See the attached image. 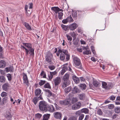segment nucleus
<instances>
[{"mask_svg": "<svg viewBox=\"0 0 120 120\" xmlns=\"http://www.w3.org/2000/svg\"><path fill=\"white\" fill-rule=\"evenodd\" d=\"M45 82V81L41 80L39 83V85L41 86L44 84Z\"/></svg>", "mask_w": 120, "mask_h": 120, "instance_id": "obj_51", "label": "nucleus"}, {"mask_svg": "<svg viewBox=\"0 0 120 120\" xmlns=\"http://www.w3.org/2000/svg\"><path fill=\"white\" fill-rule=\"evenodd\" d=\"M72 16L75 19H76L78 17V14L76 11H73L72 13Z\"/></svg>", "mask_w": 120, "mask_h": 120, "instance_id": "obj_24", "label": "nucleus"}, {"mask_svg": "<svg viewBox=\"0 0 120 120\" xmlns=\"http://www.w3.org/2000/svg\"><path fill=\"white\" fill-rule=\"evenodd\" d=\"M45 91L48 92L49 93V95L50 96H51L52 95V93L49 90L45 89L44 90Z\"/></svg>", "mask_w": 120, "mask_h": 120, "instance_id": "obj_60", "label": "nucleus"}, {"mask_svg": "<svg viewBox=\"0 0 120 120\" xmlns=\"http://www.w3.org/2000/svg\"><path fill=\"white\" fill-rule=\"evenodd\" d=\"M50 74L48 75V76L50 79H52L53 77V76L55 75L57 73L56 72V71L52 72H50Z\"/></svg>", "mask_w": 120, "mask_h": 120, "instance_id": "obj_19", "label": "nucleus"}, {"mask_svg": "<svg viewBox=\"0 0 120 120\" xmlns=\"http://www.w3.org/2000/svg\"><path fill=\"white\" fill-rule=\"evenodd\" d=\"M70 83V82L64 81L63 82L61 83L60 85L61 86L62 88L64 89L69 85Z\"/></svg>", "mask_w": 120, "mask_h": 120, "instance_id": "obj_13", "label": "nucleus"}, {"mask_svg": "<svg viewBox=\"0 0 120 120\" xmlns=\"http://www.w3.org/2000/svg\"><path fill=\"white\" fill-rule=\"evenodd\" d=\"M13 68L12 66H10L9 67H7L5 68V70L7 72L9 71L12 72L13 71Z\"/></svg>", "mask_w": 120, "mask_h": 120, "instance_id": "obj_29", "label": "nucleus"}, {"mask_svg": "<svg viewBox=\"0 0 120 120\" xmlns=\"http://www.w3.org/2000/svg\"><path fill=\"white\" fill-rule=\"evenodd\" d=\"M68 67L66 66H64L62 70L61 71V74L63 75L66 71L67 70Z\"/></svg>", "mask_w": 120, "mask_h": 120, "instance_id": "obj_30", "label": "nucleus"}, {"mask_svg": "<svg viewBox=\"0 0 120 120\" xmlns=\"http://www.w3.org/2000/svg\"><path fill=\"white\" fill-rule=\"evenodd\" d=\"M8 98L7 97L4 98L3 99L2 102L4 105L8 101Z\"/></svg>", "mask_w": 120, "mask_h": 120, "instance_id": "obj_39", "label": "nucleus"}, {"mask_svg": "<svg viewBox=\"0 0 120 120\" xmlns=\"http://www.w3.org/2000/svg\"><path fill=\"white\" fill-rule=\"evenodd\" d=\"M39 101V99H38V98L37 97H35L33 98L32 101L34 103L35 105H36L38 101Z\"/></svg>", "mask_w": 120, "mask_h": 120, "instance_id": "obj_36", "label": "nucleus"}, {"mask_svg": "<svg viewBox=\"0 0 120 120\" xmlns=\"http://www.w3.org/2000/svg\"><path fill=\"white\" fill-rule=\"evenodd\" d=\"M65 53H62L60 54V58L61 60H63L65 58Z\"/></svg>", "mask_w": 120, "mask_h": 120, "instance_id": "obj_44", "label": "nucleus"}, {"mask_svg": "<svg viewBox=\"0 0 120 120\" xmlns=\"http://www.w3.org/2000/svg\"><path fill=\"white\" fill-rule=\"evenodd\" d=\"M77 99L76 98H73L71 100V102L72 104L74 103L77 101Z\"/></svg>", "mask_w": 120, "mask_h": 120, "instance_id": "obj_48", "label": "nucleus"}, {"mask_svg": "<svg viewBox=\"0 0 120 120\" xmlns=\"http://www.w3.org/2000/svg\"><path fill=\"white\" fill-rule=\"evenodd\" d=\"M50 114H45L43 116L42 120H48L49 118Z\"/></svg>", "mask_w": 120, "mask_h": 120, "instance_id": "obj_23", "label": "nucleus"}, {"mask_svg": "<svg viewBox=\"0 0 120 120\" xmlns=\"http://www.w3.org/2000/svg\"><path fill=\"white\" fill-rule=\"evenodd\" d=\"M81 113L83 112L86 114H87L89 113V110L87 109H83L81 110Z\"/></svg>", "mask_w": 120, "mask_h": 120, "instance_id": "obj_35", "label": "nucleus"}, {"mask_svg": "<svg viewBox=\"0 0 120 120\" xmlns=\"http://www.w3.org/2000/svg\"><path fill=\"white\" fill-rule=\"evenodd\" d=\"M80 91V90L77 86H75L73 88V92L74 94L79 93Z\"/></svg>", "mask_w": 120, "mask_h": 120, "instance_id": "obj_17", "label": "nucleus"}, {"mask_svg": "<svg viewBox=\"0 0 120 120\" xmlns=\"http://www.w3.org/2000/svg\"><path fill=\"white\" fill-rule=\"evenodd\" d=\"M53 81L55 83V86H57L61 82V78L60 77H57L53 79Z\"/></svg>", "mask_w": 120, "mask_h": 120, "instance_id": "obj_7", "label": "nucleus"}, {"mask_svg": "<svg viewBox=\"0 0 120 120\" xmlns=\"http://www.w3.org/2000/svg\"><path fill=\"white\" fill-rule=\"evenodd\" d=\"M93 84L94 86L96 87H98L100 86L99 82L98 81L96 80L93 81Z\"/></svg>", "mask_w": 120, "mask_h": 120, "instance_id": "obj_27", "label": "nucleus"}, {"mask_svg": "<svg viewBox=\"0 0 120 120\" xmlns=\"http://www.w3.org/2000/svg\"><path fill=\"white\" fill-rule=\"evenodd\" d=\"M35 116L36 119H40L42 116V115L39 113H37L35 115Z\"/></svg>", "mask_w": 120, "mask_h": 120, "instance_id": "obj_40", "label": "nucleus"}, {"mask_svg": "<svg viewBox=\"0 0 120 120\" xmlns=\"http://www.w3.org/2000/svg\"><path fill=\"white\" fill-rule=\"evenodd\" d=\"M46 111H48L50 112H53L55 111V109L53 106L52 105H47Z\"/></svg>", "mask_w": 120, "mask_h": 120, "instance_id": "obj_8", "label": "nucleus"}, {"mask_svg": "<svg viewBox=\"0 0 120 120\" xmlns=\"http://www.w3.org/2000/svg\"><path fill=\"white\" fill-rule=\"evenodd\" d=\"M68 18H67L65 19H63L62 21V22L64 24H65L67 23L69 21V19Z\"/></svg>", "mask_w": 120, "mask_h": 120, "instance_id": "obj_46", "label": "nucleus"}, {"mask_svg": "<svg viewBox=\"0 0 120 120\" xmlns=\"http://www.w3.org/2000/svg\"><path fill=\"white\" fill-rule=\"evenodd\" d=\"M6 65V62L5 61L2 60L0 61V68H2L5 67Z\"/></svg>", "mask_w": 120, "mask_h": 120, "instance_id": "obj_18", "label": "nucleus"}, {"mask_svg": "<svg viewBox=\"0 0 120 120\" xmlns=\"http://www.w3.org/2000/svg\"><path fill=\"white\" fill-rule=\"evenodd\" d=\"M45 60L46 62L49 64H52V62L51 60L52 56V54L51 53H47L46 54Z\"/></svg>", "mask_w": 120, "mask_h": 120, "instance_id": "obj_4", "label": "nucleus"}, {"mask_svg": "<svg viewBox=\"0 0 120 120\" xmlns=\"http://www.w3.org/2000/svg\"><path fill=\"white\" fill-rule=\"evenodd\" d=\"M72 79L76 83H79L80 82V79L79 78L74 75H73Z\"/></svg>", "mask_w": 120, "mask_h": 120, "instance_id": "obj_15", "label": "nucleus"}, {"mask_svg": "<svg viewBox=\"0 0 120 120\" xmlns=\"http://www.w3.org/2000/svg\"><path fill=\"white\" fill-rule=\"evenodd\" d=\"M7 76L8 80L10 81L12 79L11 76L10 74H7Z\"/></svg>", "mask_w": 120, "mask_h": 120, "instance_id": "obj_53", "label": "nucleus"}, {"mask_svg": "<svg viewBox=\"0 0 120 120\" xmlns=\"http://www.w3.org/2000/svg\"><path fill=\"white\" fill-rule=\"evenodd\" d=\"M85 14L84 11H78V18L80 19L83 18Z\"/></svg>", "mask_w": 120, "mask_h": 120, "instance_id": "obj_12", "label": "nucleus"}, {"mask_svg": "<svg viewBox=\"0 0 120 120\" xmlns=\"http://www.w3.org/2000/svg\"><path fill=\"white\" fill-rule=\"evenodd\" d=\"M23 45L26 47V48L24 46L21 45L20 47L23 50H25L26 52H34V49L32 47V44L29 43H22Z\"/></svg>", "mask_w": 120, "mask_h": 120, "instance_id": "obj_1", "label": "nucleus"}, {"mask_svg": "<svg viewBox=\"0 0 120 120\" xmlns=\"http://www.w3.org/2000/svg\"><path fill=\"white\" fill-rule=\"evenodd\" d=\"M54 105L56 109H60V107H59L55 103Z\"/></svg>", "mask_w": 120, "mask_h": 120, "instance_id": "obj_63", "label": "nucleus"}, {"mask_svg": "<svg viewBox=\"0 0 120 120\" xmlns=\"http://www.w3.org/2000/svg\"><path fill=\"white\" fill-rule=\"evenodd\" d=\"M41 92V90L40 89L38 88L35 90V95L36 96H38Z\"/></svg>", "mask_w": 120, "mask_h": 120, "instance_id": "obj_22", "label": "nucleus"}, {"mask_svg": "<svg viewBox=\"0 0 120 120\" xmlns=\"http://www.w3.org/2000/svg\"><path fill=\"white\" fill-rule=\"evenodd\" d=\"M72 57V59L75 64L77 66H79L78 67L79 68L82 69V67L81 66V64L80 59L75 55H73Z\"/></svg>", "mask_w": 120, "mask_h": 120, "instance_id": "obj_2", "label": "nucleus"}, {"mask_svg": "<svg viewBox=\"0 0 120 120\" xmlns=\"http://www.w3.org/2000/svg\"><path fill=\"white\" fill-rule=\"evenodd\" d=\"M71 88L70 87H68L65 89L64 90L66 93H68L71 91Z\"/></svg>", "mask_w": 120, "mask_h": 120, "instance_id": "obj_37", "label": "nucleus"}, {"mask_svg": "<svg viewBox=\"0 0 120 120\" xmlns=\"http://www.w3.org/2000/svg\"><path fill=\"white\" fill-rule=\"evenodd\" d=\"M67 18H68V19H69V21L71 22H72L73 21V20L71 15H70V16H68Z\"/></svg>", "mask_w": 120, "mask_h": 120, "instance_id": "obj_59", "label": "nucleus"}, {"mask_svg": "<svg viewBox=\"0 0 120 120\" xmlns=\"http://www.w3.org/2000/svg\"><path fill=\"white\" fill-rule=\"evenodd\" d=\"M23 74V83H25L28 86H29V82L27 75L25 73H24Z\"/></svg>", "mask_w": 120, "mask_h": 120, "instance_id": "obj_10", "label": "nucleus"}, {"mask_svg": "<svg viewBox=\"0 0 120 120\" xmlns=\"http://www.w3.org/2000/svg\"><path fill=\"white\" fill-rule=\"evenodd\" d=\"M66 36L68 40L70 41H71L72 39V38L68 34H66Z\"/></svg>", "mask_w": 120, "mask_h": 120, "instance_id": "obj_49", "label": "nucleus"}, {"mask_svg": "<svg viewBox=\"0 0 120 120\" xmlns=\"http://www.w3.org/2000/svg\"><path fill=\"white\" fill-rule=\"evenodd\" d=\"M85 94L84 93L81 94L79 95V98L80 99L82 100L85 98Z\"/></svg>", "mask_w": 120, "mask_h": 120, "instance_id": "obj_45", "label": "nucleus"}, {"mask_svg": "<svg viewBox=\"0 0 120 120\" xmlns=\"http://www.w3.org/2000/svg\"><path fill=\"white\" fill-rule=\"evenodd\" d=\"M69 75L68 73H66L64 76L63 80L64 81L70 82L69 79Z\"/></svg>", "mask_w": 120, "mask_h": 120, "instance_id": "obj_16", "label": "nucleus"}, {"mask_svg": "<svg viewBox=\"0 0 120 120\" xmlns=\"http://www.w3.org/2000/svg\"><path fill=\"white\" fill-rule=\"evenodd\" d=\"M40 75L41 76H42L43 78H45L46 75L45 73L43 71H42L40 74Z\"/></svg>", "mask_w": 120, "mask_h": 120, "instance_id": "obj_54", "label": "nucleus"}, {"mask_svg": "<svg viewBox=\"0 0 120 120\" xmlns=\"http://www.w3.org/2000/svg\"><path fill=\"white\" fill-rule=\"evenodd\" d=\"M62 49L61 46H58L57 48H55L54 49V52H62Z\"/></svg>", "mask_w": 120, "mask_h": 120, "instance_id": "obj_20", "label": "nucleus"}, {"mask_svg": "<svg viewBox=\"0 0 120 120\" xmlns=\"http://www.w3.org/2000/svg\"><path fill=\"white\" fill-rule=\"evenodd\" d=\"M7 93L4 92H3L1 94V95L2 97L6 96L7 95Z\"/></svg>", "mask_w": 120, "mask_h": 120, "instance_id": "obj_56", "label": "nucleus"}, {"mask_svg": "<svg viewBox=\"0 0 120 120\" xmlns=\"http://www.w3.org/2000/svg\"><path fill=\"white\" fill-rule=\"evenodd\" d=\"M77 119V117L75 116H70L68 120H76Z\"/></svg>", "mask_w": 120, "mask_h": 120, "instance_id": "obj_42", "label": "nucleus"}, {"mask_svg": "<svg viewBox=\"0 0 120 120\" xmlns=\"http://www.w3.org/2000/svg\"><path fill=\"white\" fill-rule=\"evenodd\" d=\"M91 48L92 52H95L94 47L93 46H91Z\"/></svg>", "mask_w": 120, "mask_h": 120, "instance_id": "obj_62", "label": "nucleus"}, {"mask_svg": "<svg viewBox=\"0 0 120 120\" xmlns=\"http://www.w3.org/2000/svg\"><path fill=\"white\" fill-rule=\"evenodd\" d=\"M79 40L78 39H76L75 40H74L73 42V44L76 45H79Z\"/></svg>", "mask_w": 120, "mask_h": 120, "instance_id": "obj_38", "label": "nucleus"}, {"mask_svg": "<svg viewBox=\"0 0 120 120\" xmlns=\"http://www.w3.org/2000/svg\"><path fill=\"white\" fill-rule=\"evenodd\" d=\"M97 113L98 114L100 115H101L102 114V112L101 110L99 109L97 111Z\"/></svg>", "mask_w": 120, "mask_h": 120, "instance_id": "obj_61", "label": "nucleus"}, {"mask_svg": "<svg viewBox=\"0 0 120 120\" xmlns=\"http://www.w3.org/2000/svg\"><path fill=\"white\" fill-rule=\"evenodd\" d=\"M23 25L26 27V29L28 30H31L32 29L30 26L27 23L24 22V23H23Z\"/></svg>", "mask_w": 120, "mask_h": 120, "instance_id": "obj_21", "label": "nucleus"}, {"mask_svg": "<svg viewBox=\"0 0 120 120\" xmlns=\"http://www.w3.org/2000/svg\"><path fill=\"white\" fill-rule=\"evenodd\" d=\"M102 85L103 87L105 89H109L111 88V86L110 84H107L106 82H102Z\"/></svg>", "mask_w": 120, "mask_h": 120, "instance_id": "obj_9", "label": "nucleus"}, {"mask_svg": "<svg viewBox=\"0 0 120 120\" xmlns=\"http://www.w3.org/2000/svg\"><path fill=\"white\" fill-rule=\"evenodd\" d=\"M81 103L78 102L73 105L72 107V109L74 110H76L80 108L81 106Z\"/></svg>", "mask_w": 120, "mask_h": 120, "instance_id": "obj_6", "label": "nucleus"}, {"mask_svg": "<svg viewBox=\"0 0 120 120\" xmlns=\"http://www.w3.org/2000/svg\"><path fill=\"white\" fill-rule=\"evenodd\" d=\"M88 47H82V49H85L86 50V51H83L82 52H90L89 51H87V49H88Z\"/></svg>", "mask_w": 120, "mask_h": 120, "instance_id": "obj_58", "label": "nucleus"}, {"mask_svg": "<svg viewBox=\"0 0 120 120\" xmlns=\"http://www.w3.org/2000/svg\"><path fill=\"white\" fill-rule=\"evenodd\" d=\"M31 13V11L29 10H28V11H27L25 12L27 16L29 17L30 16Z\"/></svg>", "mask_w": 120, "mask_h": 120, "instance_id": "obj_50", "label": "nucleus"}, {"mask_svg": "<svg viewBox=\"0 0 120 120\" xmlns=\"http://www.w3.org/2000/svg\"><path fill=\"white\" fill-rule=\"evenodd\" d=\"M44 87L45 88H47L50 89L51 88V86L49 84V83H47L45 84L44 85Z\"/></svg>", "mask_w": 120, "mask_h": 120, "instance_id": "obj_47", "label": "nucleus"}, {"mask_svg": "<svg viewBox=\"0 0 120 120\" xmlns=\"http://www.w3.org/2000/svg\"><path fill=\"white\" fill-rule=\"evenodd\" d=\"M79 86L82 90H85L86 87V85L85 84H81Z\"/></svg>", "mask_w": 120, "mask_h": 120, "instance_id": "obj_34", "label": "nucleus"}, {"mask_svg": "<svg viewBox=\"0 0 120 120\" xmlns=\"http://www.w3.org/2000/svg\"><path fill=\"white\" fill-rule=\"evenodd\" d=\"M65 53V55L66 56V60L68 61L70 59V55H69L68 54V53Z\"/></svg>", "mask_w": 120, "mask_h": 120, "instance_id": "obj_52", "label": "nucleus"}, {"mask_svg": "<svg viewBox=\"0 0 120 120\" xmlns=\"http://www.w3.org/2000/svg\"><path fill=\"white\" fill-rule=\"evenodd\" d=\"M49 68L51 70H52L54 69L55 67L54 66H49Z\"/></svg>", "mask_w": 120, "mask_h": 120, "instance_id": "obj_64", "label": "nucleus"}, {"mask_svg": "<svg viewBox=\"0 0 120 120\" xmlns=\"http://www.w3.org/2000/svg\"><path fill=\"white\" fill-rule=\"evenodd\" d=\"M78 26V25L76 23H74L69 25V28L70 30H73Z\"/></svg>", "mask_w": 120, "mask_h": 120, "instance_id": "obj_11", "label": "nucleus"}, {"mask_svg": "<svg viewBox=\"0 0 120 120\" xmlns=\"http://www.w3.org/2000/svg\"><path fill=\"white\" fill-rule=\"evenodd\" d=\"M5 79L4 77L2 76H0V82H1L4 83L5 82Z\"/></svg>", "mask_w": 120, "mask_h": 120, "instance_id": "obj_41", "label": "nucleus"}, {"mask_svg": "<svg viewBox=\"0 0 120 120\" xmlns=\"http://www.w3.org/2000/svg\"><path fill=\"white\" fill-rule=\"evenodd\" d=\"M51 10L54 11L56 14L58 13V7H52L51 8Z\"/></svg>", "mask_w": 120, "mask_h": 120, "instance_id": "obj_26", "label": "nucleus"}, {"mask_svg": "<svg viewBox=\"0 0 120 120\" xmlns=\"http://www.w3.org/2000/svg\"><path fill=\"white\" fill-rule=\"evenodd\" d=\"M115 111L116 113H119L120 112V107H117L115 108Z\"/></svg>", "mask_w": 120, "mask_h": 120, "instance_id": "obj_43", "label": "nucleus"}, {"mask_svg": "<svg viewBox=\"0 0 120 120\" xmlns=\"http://www.w3.org/2000/svg\"><path fill=\"white\" fill-rule=\"evenodd\" d=\"M58 18L59 20H62L63 19V13L62 12H58Z\"/></svg>", "mask_w": 120, "mask_h": 120, "instance_id": "obj_33", "label": "nucleus"}, {"mask_svg": "<svg viewBox=\"0 0 120 120\" xmlns=\"http://www.w3.org/2000/svg\"><path fill=\"white\" fill-rule=\"evenodd\" d=\"M9 86V84L8 83H6L3 85L2 88L4 90L6 91Z\"/></svg>", "mask_w": 120, "mask_h": 120, "instance_id": "obj_28", "label": "nucleus"}, {"mask_svg": "<svg viewBox=\"0 0 120 120\" xmlns=\"http://www.w3.org/2000/svg\"><path fill=\"white\" fill-rule=\"evenodd\" d=\"M116 97V96H114L113 95H112L109 97V99L111 101H113L114 100Z\"/></svg>", "mask_w": 120, "mask_h": 120, "instance_id": "obj_57", "label": "nucleus"}, {"mask_svg": "<svg viewBox=\"0 0 120 120\" xmlns=\"http://www.w3.org/2000/svg\"><path fill=\"white\" fill-rule=\"evenodd\" d=\"M47 105V104L46 102L43 101H41L39 103V108L41 111H46Z\"/></svg>", "mask_w": 120, "mask_h": 120, "instance_id": "obj_3", "label": "nucleus"}, {"mask_svg": "<svg viewBox=\"0 0 120 120\" xmlns=\"http://www.w3.org/2000/svg\"><path fill=\"white\" fill-rule=\"evenodd\" d=\"M54 117L57 119H60L62 117V114L60 112H56L54 113Z\"/></svg>", "mask_w": 120, "mask_h": 120, "instance_id": "obj_14", "label": "nucleus"}, {"mask_svg": "<svg viewBox=\"0 0 120 120\" xmlns=\"http://www.w3.org/2000/svg\"><path fill=\"white\" fill-rule=\"evenodd\" d=\"M70 100L69 99H67L64 100V105H71V104L70 102Z\"/></svg>", "mask_w": 120, "mask_h": 120, "instance_id": "obj_32", "label": "nucleus"}, {"mask_svg": "<svg viewBox=\"0 0 120 120\" xmlns=\"http://www.w3.org/2000/svg\"><path fill=\"white\" fill-rule=\"evenodd\" d=\"M75 114L76 117H77L78 116H79L78 120H82L84 116V115L81 114V112L80 110H79L76 112Z\"/></svg>", "mask_w": 120, "mask_h": 120, "instance_id": "obj_5", "label": "nucleus"}, {"mask_svg": "<svg viewBox=\"0 0 120 120\" xmlns=\"http://www.w3.org/2000/svg\"><path fill=\"white\" fill-rule=\"evenodd\" d=\"M69 34L73 37V41L75 40L76 38V35L75 33L73 31V32H70L69 33Z\"/></svg>", "mask_w": 120, "mask_h": 120, "instance_id": "obj_25", "label": "nucleus"}, {"mask_svg": "<svg viewBox=\"0 0 120 120\" xmlns=\"http://www.w3.org/2000/svg\"><path fill=\"white\" fill-rule=\"evenodd\" d=\"M114 107L113 105L112 104H109L108 105V107L109 109H112L114 108Z\"/></svg>", "mask_w": 120, "mask_h": 120, "instance_id": "obj_55", "label": "nucleus"}, {"mask_svg": "<svg viewBox=\"0 0 120 120\" xmlns=\"http://www.w3.org/2000/svg\"><path fill=\"white\" fill-rule=\"evenodd\" d=\"M62 29L65 31H67L69 29V26H65L63 24L61 25Z\"/></svg>", "mask_w": 120, "mask_h": 120, "instance_id": "obj_31", "label": "nucleus"}]
</instances>
